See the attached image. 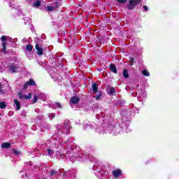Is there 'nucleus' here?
I'll return each mask as SVG.
<instances>
[{"label":"nucleus","instance_id":"1","mask_svg":"<svg viewBox=\"0 0 179 179\" xmlns=\"http://www.w3.org/2000/svg\"><path fill=\"white\" fill-rule=\"evenodd\" d=\"M141 2H142V0H129L127 8L128 10H134Z\"/></svg>","mask_w":179,"mask_h":179},{"label":"nucleus","instance_id":"2","mask_svg":"<svg viewBox=\"0 0 179 179\" xmlns=\"http://www.w3.org/2000/svg\"><path fill=\"white\" fill-rule=\"evenodd\" d=\"M1 40L2 41V47H3V52H4V54H6V36H2L1 37Z\"/></svg>","mask_w":179,"mask_h":179},{"label":"nucleus","instance_id":"3","mask_svg":"<svg viewBox=\"0 0 179 179\" xmlns=\"http://www.w3.org/2000/svg\"><path fill=\"white\" fill-rule=\"evenodd\" d=\"M35 48L37 51V55L41 56L44 54V50H43V48L38 43L35 45Z\"/></svg>","mask_w":179,"mask_h":179},{"label":"nucleus","instance_id":"4","mask_svg":"<svg viewBox=\"0 0 179 179\" xmlns=\"http://www.w3.org/2000/svg\"><path fill=\"white\" fill-rule=\"evenodd\" d=\"M17 66H16V64L13 63L9 66V71L12 72V73H16L17 72Z\"/></svg>","mask_w":179,"mask_h":179},{"label":"nucleus","instance_id":"5","mask_svg":"<svg viewBox=\"0 0 179 179\" xmlns=\"http://www.w3.org/2000/svg\"><path fill=\"white\" fill-rule=\"evenodd\" d=\"M122 171L117 169H115L113 172L112 174L113 176L115 177V178H118V177H120V176H121Z\"/></svg>","mask_w":179,"mask_h":179},{"label":"nucleus","instance_id":"6","mask_svg":"<svg viewBox=\"0 0 179 179\" xmlns=\"http://www.w3.org/2000/svg\"><path fill=\"white\" fill-rule=\"evenodd\" d=\"M70 101L73 104H78L79 103V101H80V98L78 97L77 96H74L71 98Z\"/></svg>","mask_w":179,"mask_h":179},{"label":"nucleus","instance_id":"7","mask_svg":"<svg viewBox=\"0 0 179 179\" xmlns=\"http://www.w3.org/2000/svg\"><path fill=\"white\" fill-rule=\"evenodd\" d=\"M14 103L16 106V110H20V108H22V104L20 103V101H19L17 99H15Z\"/></svg>","mask_w":179,"mask_h":179},{"label":"nucleus","instance_id":"8","mask_svg":"<svg viewBox=\"0 0 179 179\" xmlns=\"http://www.w3.org/2000/svg\"><path fill=\"white\" fill-rule=\"evenodd\" d=\"M109 68L111 72H113V73H117V66H115V64H111L109 66Z\"/></svg>","mask_w":179,"mask_h":179},{"label":"nucleus","instance_id":"9","mask_svg":"<svg viewBox=\"0 0 179 179\" xmlns=\"http://www.w3.org/2000/svg\"><path fill=\"white\" fill-rule=\"evenodd\" d=\"M92 89L94 93H97L99 92V87L96 83L92 84Z\"/></svg>","mask_w":179,"mask_h":179},{"label":"nucleus","instance_id":"10","mask_svg":"<svg viewBox=\"0 0 179 179\" xmlns=\"http://www.w3.org/2000/svg\"><path fill=\"white\" fill-rule=\"evenodd\" d=\"M1 148H3V149H9L10 148V143L8 142L3 143Z\"/></svg>","mask_w":179,"mask_h":179},{"label":"nucleus","instance_id":"11","mask_svg":"<svg viewBox=\"0 0 179 179\" xmlns=\"http://www.w3.org/2000/svg\"><path fill=\"white\" fill-rule=\"evenodd\" d=\"M29 86H37V84H36V82L33 78H30L28 81H27Z\"/></svg>","mask_w":179,"mask_h":179},{"label":"nucleus","instance_id":"12","mask_svg":"<svg viewBox=\"0 0 179 179\" xmlns=\"http://www.w3.org/2000/svg\"><path fill=\"white\" fill-rule=\"evenodd\" d=\"M123 76L125 79H128V78H129V74H128V70H127V69L123 70Z\"/></svg>","mask_w":179,"mask_h":179},{"label":"nucleus","instance_id":"13","mask_svg":"<svg viewBox=\"0 0 179 179\" xmlns=\"http://www.w3.org/2000/svg\"><path fill=\"white\" fill-rule=\"evenodd\" d=\"M34 6L35 8H40V6H41V1L36 0V1L34 3Z\"/></svg>","mask_w":179,"mask_h":179},{"label":"nucleus","instance_id":"14","mask_svg":"<svg viewBox=\"0 0 179 179\" xmlns=\"http://www.w3.org/2000/svg\"><path fill=\"white\" fill-rule=\"evenodd\" d=\"M27 51H33V45L28 44L26 45Z\"/></svg>","mask_w":179,"mask_h":179},{"label":"nucleus","instance_id":"15","mask_svg":"<svg viewBox=\"0 0 179 179\" xmlns=\"http://www.w3.org/2000/svg\"><path fill=\"white\" fill-rule=\"evenodd\" d=\"M13 152L14 153V155L15 156H19V155H20V151L17 150V149L15 148H13Z\"/></svg>","mask_w":179,"mask_h":179},{"label":"nucleus","instance_id":"16","mask_svg":"<svg viewBox=\"0 0 179 179\" xmlns=\"http://www.w3.org/2000/svg\"><path fill=\"white\" fill-rule=\"evenodd\" d=\"M0 108H1V110H3V108H6V103L0 102Z\"/></svg>","mask_w":179,"mask_h":179},{"label":"nucleus","instance_id":"17","mask_svg":"<svg viewBox=\"0 0 179 179\" xmlns=\"http://www.w3.org/2000/svg\"><path fill=\"white\" fill-rule=\"evenodd\" d=\"M109 93L110 94L113 95L114 93H115V88H114V87H110L109 90Z\"/></svg>","mask_w":179,"mask_h":179},{"label":"nucleus","instance_id":"18","mask_svg":"<svg viewBox=\"0 0 179 179\" xmlns=\"http://www.w3.org/2000/svg\"><path fill=\"white\" fill-rule=\"evenodd\" d=\"M143 75H144V76H150V73H149V71H148L147 70H143L142 71Z\"/></svg>","mask_w":179,"mask_h":179},{"label":"nucleus","instance_id":"19","mask_svg":"<svg viewBox=\"0 0 179 179\" xmlns=\"http://www.w3.org/2000/svg\"><path fill=\"white\" fill-rule=\"evenodd\" d=\"M55 7H53L55 9H58V8H59V6H61V3L56 1L55 3Z\"/></svg>","mask_w":179,"mask_h":179},{"label":"nucleus","instance_id":"20","mask_svg":"<svg viewBox=\"0 0 179 179\" xmlns=\"http://www.w3.org/2000/svg\"><path fill=\"white\" fill-rule=\"evenodd\" d=\"M24 99L26 100H30V99H31V94H29V95L24 94Z\"/></svg>","mask_w":179,"mask_h":179},{"label":"nucleus","instance_id":"21","mask_svg":"<svg viewBox=\"0 0 179 179\" xmlns=\"http://www.w3.org/2000/svg\"><path fill=\"white\" fill-rule=\"evenodd\" d=\"M52 9H55L54 8V7L51 6H47V10L48 12H51L52 10Z\"/></svg>","mask_w":179,"mask_h":179},{"label":"nucleus","instance_id":"22","mask_svg":"<svg viewBox=\"0 0 179 179\" xmlns=\"http://www.w3.org/2000/svg\"><path fill=\"white\" fill-rule=\"evenodd\" d=\"M118 3H126L128 2V0H117Z\"/></svg>","mask_w":179,"mask_h":179},{"label":"nucleus","instance_id":"23","mask_svg":"<svg viewBox=\"0 0 179 179\" xmlns=\"http://www.w3.org/2000/svg\"><path fill=\"white\" fill-rule=\"evenodd\" d=\"M29 86H30L29 85V83L27 81L24 84V89H27V87H29Z\"/></svg>","mask_w":179,"mask_h":179},{"label":"nucleus","instance_id":"24","mask_svg":"<svg viewBox=\"0 0 179 179\" xmlns=\"http://www.w3.org/2000/svg\"><path fill=\"white\" fill-rule=\"evenodd\" d=\"M18 96H19L20 99H24V94L23 95V94H22V92L18 93Z\"/></svg>","mask_w":179,"mask_h":179},{"label":"nucleus","instance_id":"25","mask_svg":"<svg viewBox=\"0 0 179 179\" xmlns=\"http://www.w3.org/2000/svg\"><path fill=\"white\" fill-rule=\"evenodd\" d=\"M134 57H131L129 59V62H130L131 66H132V65H134Z\"/></svg>","mask_w":179,"mask_h":179},{"label":"nucleus","instance_id":"26","mask_svg":"<svg viewBox=\"0 0 179 179\" xmlns=\"http://www.w3.org/2000/svg\"><path fill=\"white\" fill-rule=\"evenodd\" d=\"M57 174V173H55V170H51L50 171V176H52L54 175Z\"/></svg>","mask_w":179,"mask_h":179},{"label":"nucleus","instance_id":"27","mask_svg":"<svg viewBox=\"0 0 179 179\" xmlns=\"http://www.w3.org/2000/svg\"><path fill=\"white\" fill-rule=\"evenodd\" d=\"M56 106H57V107H58V108H62V106L61 105V103H59V102H57Z\"/></svg>","mask_w":179,"mask_h":179},{"label":"nucleus","instance_id":"28","mask_svg":"<svg viewBox=\"0 0 179 179\" xmlns=\"http://www.w3.org/2000/svg\"><path fill=\"white\" fill-rule=\"evenodd\" d=\"M37 103V96H36V95L34 96L33 103Z\"/></svg>","mask_w":179,"mask_h":179},{"label":"nucleus","instance_id":"29","mask_svg":"<svg viewBox=\"0 0 179 179\" xmlns=\"http://www.w3.org/2000/svg\"><path fill=\"white\" fill-rule=\"evenodd\" d=\"M143 8L145 12H148L149 10V9L148 8V6H143Z\"/></svg>","mask_w":179,"mask_h":179},{"label":"nucleus","instance_id":"30","mask_svg":"<svg viewBox=\"0 0 179 179\" xmlns=\"http://www.w3.org/2000/svg\"><path fill=\"white\" fill-rule=\"evenodd\" d=\"M51 152H52V150L48 149V156H51Z\"/></svg>","mask_w":179,"mask_h":179},{"label":"nucleus","instance_id":"31","mask_svg":"<svg viewBox=\"0 0 179 179\" xmlns=\"http://www.w3.org/2000/svg\"><path fill=\"white\" fill-rule=\"evenodd\" d=\"M100 97H101V94H99L96 97V100H99L100 99Z\"/></svg>","mask_w":179,"mask_h":179},{"label":"nucleus","instance_id":"32","mask_svg":"<svg viewBox=\"0 0 179 179\" xmlns=\"http://www.w3.org/2000/svg\"><path fill=\"white\" fill-rule=\"evenodd\" d=\"M2 86V84L0 83V92H1V87Z\"/></svg>","mask_w":179,"mask_h":179}]
</instances>
